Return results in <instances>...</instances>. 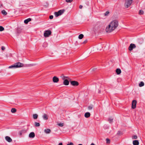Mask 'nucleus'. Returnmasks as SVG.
I'll return each instance as SVG.
<instances>
[{
  "instance_id": "nucleus-6",
  "label": "nucleus",
  "mask_w": 145,
  "mask_h": 145,
  "mask_svg": "<svg viewBox=\"0 0 145 145\" xmlns=\"http://www.w3.org/2000/svg\"><path fill=\"white\" fill-rule=\"evenodd\" d=\"M136 47V46L134 44L131 43V44L129 46L128 48V49L129 50L131 51L133 50V49L135 48Z\"/></svg>"
},
{
  "instance_id": "nucleus-8",
  "label": "nucleus",
  "mask_w": 145,
  "mask_h": 145,
  "mask_svg": "<svg viewBox=\"0 0 145 145\" xmlns=\"http://www.w3.org/2000/svg\"><path fill=\"white\" fill-rule=\"evenodd\" d=\"M71 84L73 86H78L79 85L78 82L76 81H72L71 82Z\"/></svg>"
},
{
  "instance_id": "nucleus-15",
  "label": "nucleus",
  "mask_w": 145,
  "mask_h": 145,
  "mask_svg": "<svg viewBox=\"0 0 145 145\" xmlns=\"http://www.w3.org/2000/svg\"><path fill=\"white\" fill-rule=\"evenodd\" d=\"M31 19L30 18H28L27 19H26L24 21V23L25 24H27L28 22L30 21H31Z\"/></svg>"
},
{
  "instance_id": "nucleus-47",
  "label": "nucleus",
  "mask_w": 145,
  "mask_h": 145,
  "mask_svg": "<svg viewBox=\"0 0 145 145\" xmlns=\"http://www.w3.org/2000/svg\"><path fill=\"white\" fill-rule=\"evenodd\" d=\"M97 23H99V22H97Z\"/></svg>"
},
{
  "instance_id": "nucleus-46",
  "label": "nucleus",
  "mask_w": 145,
  "mask_h": 145,
  "mask_svg": "<svg viewBox=\"0 0 145 145\" xmlns=\"http://www.w3.org/2000/svg\"><path fill=\"white\" fill-rule=\"evenodd\" d=\"M78 145H82V144H78Z\"/></svg>"
},
{
  "instance_id": "nucleus-30",
  "label": "nucleus",
  "mask_w": 145,
  "mask_h": 145,
  "mask_svg": "<svg viewBox=\"0 0 145 145\" xmlns=\"http://www.w3.org/2000/svg\"><path fill=\"white\" fill-rule=\"evenodd\" d=\"M58 125L60 127H62L63 126V123H59L58 124Z\"/></svg>"
},
{
  "instance_id": "nucleus-19",
  "label": "nucleus",
  "mask_w": 145,
  "mask_h": 145,
  "mask_svg": "<svg viewBox=\"0 0 145 145\" xmlns=\"http://www.w3.org/2000/svg\"><path fill=\"white\" fill-rule=\"evenodd\" d=\"M38 115L37 114H33V118L34 119H36L37 118Z\"/></svg>"
},
{
  "instance_id": "nucleus-24",
  "label": "nucleus",
  "mask_w": 145,
  "mask_h": 145,
  "mask_svg": "<svg viewBox=\"0 0 145 145\" xmlns=\"http://www.w3.org/2000/svg\"><path fill=\"white\" fill-rule=\"evenodd\" d=\"M2 13L4 15H6L7 14V12L5 11V10H3L1 11Z\"/></svg>"
},
{
  "instance_id": "nucleus-34",
  "label": "nucleus",
  "mask_w": 145,
  "mask_h": 145,
  "mask_svg": "<svg viewBox=\"0 0 145 145\" xmlns=\"http://www.w3.org/2000/svg\"><path fill=\"white\" fill-rule=\"evenodd\" d=\"M22 133H24L26 132V131L25 129H23L21 131Z\"/></svg>"
},
{
  "instance_id": "nucleus-18",
  "label": "nucleus",
  "mask_w": 145,
  "mask_h": 145,
  "mask_svg": "<svg viewBox=\"0 0 145 145\" xmlns=\"http://www.w3.org/2000/svg\"><path fill=\"white\" fill-rule=\"evenodd\" d=\"M42 118L44 120H47L48 119V117L46 114H44L42 116Z\"/></svg>"
},
{
  "instance_id": "nucleus-45",
  "label": "nucleus",
  "mask_w": 145,
  "mask_h": 145,
  "mask_svg": "<svg viewBox=\"0 0 145 145\" xmlns=\"http://www.w3.org/2000/svg\"><path fill=\"white\" fill-rule=\"evenodd\" d=\"M2 6H3V4H1V6H0V7H2Z\"/></svg>"
},
{
  "instance_id": "nucleus-21",
  "label": "nucleus",
  "mask_w": 145,
  "mask_h": 145,
  "mask_svg": "<svg viewBox=\"0 0 145 145\" xmlns=\"http://www.w3.org/2000/svg\"><path fill=\"white\" fill-rule=\"evenodd\" d=\"M84 35L82 34H80L78 36V38L80 39H82Z\"/></svg>"
},
{
  "instance_id": "nucleus-11",
  "label": "nucleus",
  "mask_w": 145,
  "mask_h": 145,
  "mask_svg": "<svg viewBox=\"0 0 145 145\" xmlns=\"http://www.w3.org/2000/svg\"><path fill=\"white\" fill-rule=\"evenodd\" d=\"M69 83V81L67 79L65 80L63 82V84L66 86L68 85Z\"/></svg>"
},
{
  "instance_id": "nucleus-13",
  "label": "nucleus",
  "mask_w": 145,
  "mask_h": 145,
  "mask_svg": "<svg viewBox=\"0 0 145 145\" xmlns=\"http://www.w3.org/2000/svg\"><path fill=\"white\" fill-rule=\"evenodd\" d=\"M44 131L46 134H48L50 133L51 131L50 129H44Z\"/></svg>"
},
{
  "instance_id": "nucleus-33",
  "label": "nucleus",
  "mask_w": 145,
  "mask_h": 145,
  "mask_svg": "<svg viewBox=\"0 0 145 145\" xmlns=\"http://www.w3.org/2000/svg\"><path fill=\"white\" fill-rule=\"evenodd\" d=\"M65 1L67 3H71L72 1L73 0H65Z\"/></svg>"
},
{
  "instance_id": "nucleus-44",
  "label": "nucleus",
  "mask_w": 145,
  "mask_h": 145,
  "mask_svg": "<svg viewBox=\"0 0 145 145\" xmlns=\"http://www.w3.org/2000/svg\"><path fill=\"white\" fill-rule=\"evenodd\" d=\"M90 145H95L93 143H92V144H90Z\"/></svg>"
},
{
  "instance_id": "nucleus-1",
  "label": "nucleus",
  "mask_w": 145,
  "mask_h": 145,
  "mask_svg": "<svg viewBox=\"0 0 145 145\" xmlns=\"http://www.w3.org/2000/svg\"><path fill=\"white\" fill-rule=\"evenodd\" d=\"M118 25V21L116 20H114L112 21L106 27L105 31L106 33H109L114 30Z\"/></svg>"
},
{
  "instance_id": "nucleus-7",
  "label": "nucleus",
  "mask_w": 145,
  "mask_h": 145,
  "mask_svg": "<svg viewBox=\"0 0 145 145\" xmlns=\"http://www.w3.org/2000/svg\"><path fill=\"white\" fill-rule=\"evenodd\" d=\"M137 101L135 100H133L132 103V108L133 109H135L136 107Z\"/></svg>"
},
{
  "instance_id": "nucleus-27",
  "label": "nucleus",
  "mask_w": 145,
  "mask_h": 145,
  "mask_svg": "<svg viewBox=\"0 0 145 145\" xmlns=\"http://www.w3.org/2000/svg\"><path fill=\"white\" fill-rule=\"evenodd\" d=\"M113 118L112 117H110L108 118V120L110 123L112 122L113 121Z\"/></svg>"
},
{
  "instance_id": "nucleus-35",
  "label": "nucleus",
  "mask_w": 145,
  "mask_h": 145,
  "mask_svg": "<svg viewBox=\"0 0 145 145\" xmlns=\"http://www.w3.org/2000/svg\"><path fill=\"white\" fill-rule=\"evenodd\" d=\"M87 42V39H86L82 43L83 44H85Z\"/></svg>"
},
{
  "instance_id": "nucleus-42",
  "label": "nucleus",
  "mask_w": 145,
  "mask_h": 145,
  "mask_svg": "<svg viewBox=\"0 0 145 145\" xmlns=\"http://www.w3.org/2000/svg\"><path fill=\"white\" fill-rule=\"evenodd\" d=\"M58 145H63L62 143L61 142Z\"/></svg>"
},
{
  "instance_id": "nucleus-9",
  "label": "nucleus",
  "mask_w": 145,
  "mask_h": 145,
  "mask_svg": "<svg viewBox=\"0 0 145 145\" xmlns=\"http://www.w3.org/2000/svg\"><path fill=\"white\" fill-rule=\"evenodd\" d=\"M53 81L54 83H57L59 81V79L56 76H54L52 78Z\"/></svg>"
},
{
  "instance_id": "nucleus-38",
  "label": "nucleus",
  "mask_w": 145,
  "mask_h": 145,
  "mask_svg": "<svg viewBox=\"0 0 145 145\" xmlns=\"http://www.w3.org/2000/svg\"><path fill=\"white\" fill-rule=\"evenodd\" d=\"M67 145H73L72 143L71 142L69 144H67Z\"/></svg>"
},
{
  "instance_id": "nucleus-12",
  "label": "nucleus",
  "mask_w": 145,
  "mask_h": 145,
  "mask_svg": "<svg viewBox=\"0 0 145 145\" xmlns=\"http://www.w3.org/2000/svg\"><path fill=\"white\" fill-rule=\"evenodd\" d=\"M35 137V134L34 132H31L29 135L30 138H34Z\"/></svg>"
},
{
  "instance_id": "nucleus-5",
  "label": "nucleus",
  "mask_w": 145,
  "mask_h": 145,
  "mask_svg": "<svg viewBox=\"0 0 145 145\" xmlns=\"http://www.w3.org/2000/svg\"><path fill=\"white\" fill-rule=\"evenodd\" d=\"M52 32L50 30H46L44 31V35L45 37H48L51 34Z\"/></svg>"
},
{
  "instance_id": "nucleus-2",
  "label": "nucleus",
  "mask_w": 145,
  "mask_h": 145,
  "mask_svg": "<svg viewBox=\"0 0 145 145\" xmlns=\"http://www.w3.org/2000/svg\"><path fill=\"white\" fill-rule=\"evenodd\" d=\"M24 66V64L20 62H18L15 63L8 67V68L10 69L12 68H19L23 67Z\"/></svg>"
},
{
  "instance_id": "nucleus-17",
  "label": "nucleus",
  "mask_w": 145,
  "mask_h": 145,
  "mask_svg": "<svg viewBox=\"0 0 145 145\" xmlns=\"http://www.w3.org/2000/svg\"><path fill=\"white\" fill-rule=\"evenodd\" d=\"M84 115L86 118H88L90 117V114L89 112H87L85 113Z\"/></svg>"
},
{
  "instance_id": "nucleus-25",
  "label": "nucleus",
  "mask_w": 145,
  "mask_h": 145,
  "mask_svg": "<svg viewBox=\"0 0 145 145\" xmlns=\"http://www.w3.org/2000/svg\"><path fill=\"white\" fill-rule=\"evenodd\" d=\"M16 111V110L15 108H12L11 110V112L12 113H15Z\"/></svg>"
},
{
  "instance_id": "nucleus-20",
  "label": "nucleus",
  "mask_w": 145,
  "mask_h": 145,
  "mask_svg": "<svg viewBox=\"0 0 145 145\" xmlns=\"http://www.w3.org/2000/svg\"><path fill=\"white\" fill-rule=\"evenodd\" d=\"M144 85V83L143 82H141L139 84V86L140 87H142Z\"/></svg>"
},
{
  "instance_id": "nucleus-37",
  "label": "nucleus",
  "mask_w": 145,
  "mask_h": 145,
  "mask_svg": "<svg viewBox=\"0 0 145 145\" xmlns=\"http://www.w3.org/2000/svg\"><path fill=\"white\" fill-rule=\"evenodd\" d=\"M5 49V48L4 46H2L1 47V50H4Z\"/></svg>"
},
{
  "instance_id": "nucleus-41",
  "label": "nucleus",
  "mask_w": 145,
  "mask_h": 145,
  "mask_svg": "<svg viewBox=\"0 0 145 145\" xmlns=\"http://www.w3.org/2000/svg\"><path fill=\"white\" fill-rule=\"evenodd\" d=\"M82 5H80L79 6V8L80 9H81L82 7Z\"/></svg>"
},
{
  "instance_id": "nucleus-29",
  "label": "nucleus",
  "mask_w": 145,
  "mask_h": 145,
  "mask_svg": "<svg viewBox=\"0 0 145 145\" xmlns=\"http://www.w3.org/2000/svg\"><path fill=\"white\" fill-rule=\"evenodd\" d=\"M106 141L107 143H110V140L108 138H106Z\"/></svg>"
},
{
  "instance_id": "nucleus-3",
  "label": "nucleus",
  "mask_w": 145,
  "mask_h": 145,
  "mask_svg": "<svg viewBox=\"0 0 145 145\" xmlns=\"http://www.w3.org/2000/svg\"><path fill=\"white\" fill-rule=\"evenodd\" d=\"M133 3V0H125L124 6L126 8L130 7Z\"/></svg>"
},
{
  "instance_id": "nucleus-28",
  "label": "nucleus",
  "mask_w": 145,
  "mask_h": 145,
  "mask_svg": "<svg viewBox=\"0 0 145 145\" xmlns=\"http://www.w3.org/2000/svg\"><path fill=\"white\" fill-rule=\"evenodd\" d=\"M4 29V28L2 26H0V31H1Z\"/></svg>"
},
{
  "instance_id": "nucleus-4",
  "label": "nucleus",
  "mask_w": 145,
  "mask_h": 145,
  "mask_svg": "<svg viewBox=\"0 0 145 145\" xmlns=\"http://www.w3.org/2000/svg\"><path fill=\"white\" fill-rule=\"evenodd\" d=\"M65 11V10L62 9L59 10L57 12H55L54 14L56 17H58L59 15H61Z\"/></svg>"
},
{
  "instance_id": "nucleus-36",
  "label": "nucleus",
  "mask_w": 145,
  "mask_h": 145,
  "mask_svg": "<svg viewBox=\"0 0 145 145\" xmlns=\"http://www.w3.org/2000/svg\"><path fill=\"white\" fill-rule=\"evenodd\" d=\"M53 18V15H51V16H49V18L50 19H52Z\"/></svg>"
},
{
  "instance_id": "nucleus-10",
  "label": "nucleus",
  "mask_w": 145,
  "mask_h": 145,
  "mask_svg": "<svg viewBox=\"0 0 145 145\" xmlns=\"http://www.w3.org/2000/svg\"><path fill=\"white\" fill-rule=\"evenodd\" d=\"M5 138L6 140L9 142H10L12 141V139L8 136H6Z\"/></svg>"
},
{
  "instance_id": "nucleus-31",
  "label": "nucleus",
  "mask_w": 145,
  "mask_h": 145,
  "mask_svg": "<svg viewBox=\"0 0 145 145\" xmlns=\"http://www.w3.org/2000/svg\"><path fill=\"white\" fill-rule=\"evenodd\" d=\"M109 12L108 11H107L105 13V16H107L108 15V14H109Z\"/></svg>"
},
{
  "instance_id": "nucleus-16",
  "label": "nucleus",
  "mask_w": 145,
  "mask_h": 145,
  "mask_svg": "<svg viewBox=\"0 0 145 145\" xmlns=\"http://www.w3.org/2000/svg\"><path fill=\"white\" fill-rule=\"evenodd\" d=\"M116 72L117 74H119L121 72V70L120 69H117L116 70Z\"/></svg>"
},
{
  "instance_id": "nucleus-22",
  "label": "nucleus",
  "mask_w": 145,
  "mask_h": 145,
  "mask_svg": "<svg viewBox=\"0 0 145 145\" xmlns=\"http://www.w3.org/2000/svg\"><path fill=\"white\" fill-rule=\"evenodd\" d=\"M144 12L143 10H140L139 12V14L140 15H142L144 14Z\"/></svg>"
},
{
  "instance_id": "nucleus-14",
  "label": "nucleus",
  "mask_w": 145,
  "mask_h": 145,
  "mask_svg": "<svg viewBox=\"0 0 145 145\" xmlns=\"http://www.w3.org/2000/svg\"><path fill=\"white\" fill-rule=\"evenodd\" d=\"M139 142L138 140H136L133 141V144L134 145H138Z\"/></svg>"
},
{
  "instance_id": "nucleus-43",
  "label": "nucleus",
  "mask_w": 145,
  "mask_h": 145,
  "mask_svg": "<svg viewBox=\"0 0 145 145\" xmlns=\"http://www.w3.org/2000/svg\"><path fill=\"white\" fill-rule=\"evenodd\" d=\"M65 78H67V79H69V77H68L65 76Z\"/></svg>"
},
{
  "instance_id": "nucleus-32",
  "label": "nucleus",
  "mask_w": 145,
  "mask_h": 145,
  "mask_svg": "<svg viewBox=\"0 0 145 145\" xmlns=\"http://www.w3.org/2000/svg\"><path fill=\"white\" fill-rule=\"evenodd\" d=\"M137 138V137L136 135H134L132 137V138L133 139H136Z\"/></svg>"
},
{
  "instance_id": "nucleus-23",
  "label": "nucleus",
  "mask_w": 145,
  "mask_h": 145,
  "mask_svg": "<svg viewBox=\"0 0 145 145\" xmlns=\"http://www.w3.org/2000/svg\"><path fill=\"white\" fill-rule=\"evenodd\" d=\"M93 107V106L92 105H90L88 107V109L89 110H91L92 109Z\"/></svg>"
},
{
  "instance_id": "nucleus-40",
  "label": "nucleus",
  "mask_w": 145,
  "mask_h": 145,
  "mask_svg": "<svg viewBox=\"0 0 145 145\" xmlns=\"http://www.w3.org/2000/svg\"><path fill=\"white\" fill-rule=\"evenodd\" d=\"M62 79L63 80H65V76H63V77L62 78Z\"/></svg>"
},
{
  "instance_id": "nucleus-39",
  "label": "nucleus",
  "mask_w": 145,
  "mask_h": 145,
  "mask_svg": "<svg viewBox=\"0 0 145 145\" xmlns=\"http://www.w3.org/2000/svg\"><path fill=\"white\" fill-rule=\"evenodd\" d=\"M22 133L21 132V131L19 132V134H20V135H21Z\"/></svg>"
},
{
  "instance_id": "nucleus-26",
  "label": "nucleus",
  "mask_w": 145,
  "mask_h": 145,
  "mask_svg": "<svg viewBox=\"0 0 145 145\" xmlns=\"http://www.w3.org/2000/svg\"><path fill=\"white\" fill-rule=\"evenodd\" d=\"M35 126L36 127H39L40 126V124L39 123H38L37 122H35Z\"/></svg>"
}]
</instances>
